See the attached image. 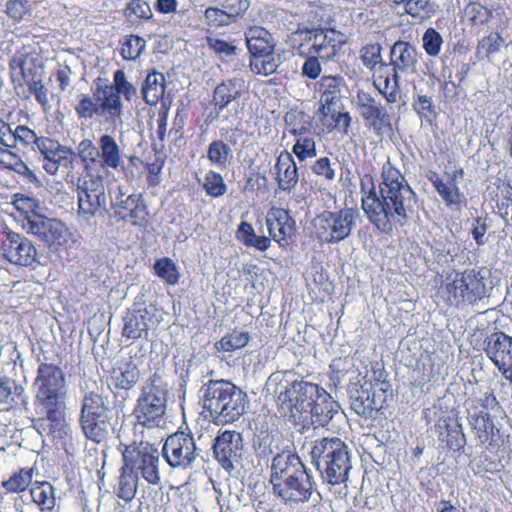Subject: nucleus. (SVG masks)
<instances>
[{
    "instance_id": "f257e3e1",
    "label": "nucleus",
    "mask_w": 512,
    "mask_h": 512,
    "mask_svg": "<svg viewBox=\"0 0 512 512\" xmlns=\"http://www.w3.org/2000/svg\"><path fill=\"white\" fill-rule=\"evenodd\" d=\"M362 209L370 223L381 233L390 234L414 217L418 198L402 173L389 162L383 166L382 182L376 192L372 177L361 179Z\"/></svg>"
},
{
    "instance_id": "f03ea898",
    "label": "nucleus",
    "mask_w": 512,
    "mask_h": 512,
    "mask_svg": "<svg viewBox=\"0 0 512 512\" xmlns=\"http://www.w3.org/2000/svg\"><path fill=\"white\" fill-rule=\"evenodd\" d=\"M39 418L34 426L41 435L52 436L63 427L67 396L65 374L52 363H41L33 383Z\"/></svg>"
},
{
    "instance_id": "7ed1b4c3",
    "label": "nucleus",
    "mask_w": 512,
    "mask_h": 512,
    "mask_svg": "<svg viewBox=\"0 0 512 512\" xmlns=\"http://www.w3.org/2000/svg\"><path fill=\"white\" fill-rule=\"evenodd\" d=\"M310 455L323 483L339 487L335 492L341 497L346 496V483L352 469L349 446L338 437H324L313 442Z\"/></svg>"
},
{
    "instance_id": "20e7f679",
    "label": "nucleus",
    "mask_w": 512,
    "mask_h": 512,
    "mask_svg": "<svg viewBox=\"0 0 512 512\" xmlns=\"http://www.w3.org/2000/svg\"><path fill=\"white\" fill-rule=\"evenodd\" d=\"M266 390L276 396L277 403L284 415L290 414L297 421L298 412L307 409L308 396L321 393L318 384L296 379L290 371H276L266 381Z\"/></svg>"
},
{
    "instance_id": "39448f33",
    "label": "nucleus",
    "mask_w": 512,
    "mask_h": 512,
    "mask_svg": "<svg viewBox=\"0 0 512 512\" xmlns=\"http://www.w3.org/2000/svg\"><path fill=\"white\" fill-rule=\"evenodd\" d=\"M168 398L167 382L154 373L141 386L134 408L135 417L144 425L158 426L166 413Z\"/></svg>"
},
{
    "instance_id": "423d86ee",
    "label": "nucleus",
    "mask_w": 512,
    "mask_h": 512,
    "mask_svg": "<svg viewBox=\"0 0 512 512\" xmlns=\"http://www.w3.org/2000/svg\"><path fill=\"white\" fill-rule=\"evenodd\" d=\"M489 275V271L485 268L467 269L456 273L454 280L447 285L451 303L456 306L473 305L488 297L493 287Z\"/></svg>"
},
{
    "instance_id": "0eeeda50",
    "label": "nucleus",
    "mask_w": 512,
    "mask_h": 512,
    "mask_svg": "<svg viewBox=\"0 0 512 512\" xmlns=\"http://www.w3.org/2000/svg\"><path fill=\"white\" fill-rule=\"evenodd\" d=\"M125 469L132 472L139 480L150 485L161 483L159 451L147 442L126 446L123 453Z\"/></svg>"
},
{
    "instance_id": "6e6552de",
    "label": "nucleus",
    "mask_w": 512,
    "mask_h": 512,
    "mask_svg": "<svg viewBox=\"0 0 512 512\" xmlns=\"http://www.w3.org/2000/svg\"><path fill=\"white\" fill-rule=\"evenodd\" d=\"M76 187L78 217L90 225L106 206L104 176H78Z\"/></svg>"
},
{
    "instance_id": "1a4fd4ad",
    "label": "nucleus",
    "mask_w": 512,
    "mask_h": 512,
    "mask_svg": "<svg viewBox=\"0 0 512 512\" xmlns=\"http://www.w3.org/2000/svg\"><path fill=\"white\" fill-rule=\"evenodd\" d=\"M358 217V210L353 208L323 211L314 219L317 237L322 242L337 244L351 235Z\"/></svg>"
},
{
    "instance_id": "9d476101",
    "label": "nucleus",
    "mask_w": 512,
    "mask_h": 512,
    "mask_svg": "<svg viewBox=\"0 0 512 512\" xmlns=\"http://www.w3.org/2000/svg\"><path fill=\"white\" fill-rule=\"evenodd\" d=\"M162 455L171 468L185 471L194 467L200 458V449L192 433L177 431L167 437Z\"/></svg>"
},
{
    "instance_id": "9b49d317",
    "label": "nucleus",
    "mask_w": 512,
    "mask_h": 512,
    "mask_svg": "<svg viewBox=\"0 0 512 512\" xmlns=\"http://www.w3.org/2000/svg\"><path fill=\"white\" fill-rule=\"evenodd\" d=\"M0 257L15 266L34 269L42 264L41 255L34 243L26 236L12 230H5L2 233Z\"/></svg>"
},
{
    "instance_id": "f8f14e48",
    "label": "nucleus",
    "mask_w": 512,
    "mask_h": 512,
    "mask_svg": "<svg viewBox=\"0 0 512 512\" xmlns=\"http://www.w3.org/2000/svg\"><path fill=\"white\" fill-rule=\"evenodd\" d=\"M22 227L28 233L37 237L51 250H58L69 239L68 228L60 220L48 218L32 212L22 220Z\"/></svg>"
},
{
    "instance_id": "ddd939ff",
    "label": "nucleus",
    "mask_w": 512,
    "mask_h": 512,
    "mask_svg": "<svg viewBox=\"0 0 512 512\" xmlns=\"http://www.w3.org/2000/svg\"><path fill=\"white\" fill-rule=\"evenodd\" d=\"M350 408L359 416L372 417L374 412L383 408L386 394L374 389L366 376L357 375L356 381H350L347 387Z\"/></svg>"
},
{
    "instance_id": "4468645a",
    "label": "nucleus",
    "mask_w": 512,
    "mask_h": 512,
    "mask_svg": "<svg viewBox=\"0 0 512 512\" xmlns=\"http://www.w3.org/2000/svg\"><path fill=\"white\" fill-rule=\"evenodd\" d=\"M320 390L321 393L316 396H308L307 409L298 412L295 422L302 425V430L309 429L310 426H326L340 410L338 402L324 388L320 387Z\"/></svg>"
},
{
    "instance_id": "2eb2a0df",
    "label": "nucleus",
    "mask_w": 512,
    "mask_h": 512,
    "mask_svg": "<svg viewBox=\"0 0 512 512\" xmlns=\"http://www.w3.org/2000/svg\"><path fill=\"white\" fill-rule=\"evenodd\" d=\"M111 209L114 216L121 221L135 226H142L147 222L149 212L141 193L126 195L123 187L119 186L111 197Z\"/></svg>"
},
{
    "instance_id": "dca6fc26",
    "label": "nucleus",
    "mask_w": 512,
    "mask_h": 512,
    "mask_svg": "<svg viewBox=\"0 0 512 512\" xmlns=\"http://www.w3.org/2000/svg\"><path fill=\"white\" fill-rule=\"evenodd\" d=\"M9 66L12 82L23 86L26 81L42 76L44 62L35 48L24 45L13 54Z\"/></svg>"
},
{
    "instance_id": "f3484780",
    "label": "nucleus",
    "mask_w": 512,
    "mask_h": 512,
    "mask_svg": "<svg viewBox=\"0 0 512 512\" xmlns=\"http://www.w3.org/2000/svg\"><path fill=\"white\" fill-rule=\"evenodd\" d=\"M212 448L215 460L224 470L231 472L240 464L243 457L242 435L236 431L226 430L215 438Z\"/></svg>"
},
{
    "instance_id": "a211bd4d",
    "label": "nucleus",
    "mask_w": 512,
    "mask_h": 512,
    "mask_svg": "<svg viewBox=\"0 0 512 512\" xmlns=\"http://www.w3.org/2000/svg\"><path fill=\"white\" fill-rule=\"evenodd\" d=\"M313 476L306 470L288 480L274 483L273 492L286 504H299L311 500L315 490Z\"/></svg>"
},
{
    "instance_id": "6ab92c4d",
    "label": "nucleus",
    "mask_w": 512,
    "mask_h": 512,
    "mask_svg": "<svg viewBox=\"0 0 512 512\" xmlns=\"http://www.w3.org/2000/svg\"><path fill=\"white\" fill-rule=\"evenodd\" d=\"M485 353L502 375L512 383V337L494 332L484 341Z\"/></svg>"
},
{
    "instance_id": "aec40b11",
    "label": "nucleus",
    "mask_w": 512,
    "mask_h": 512,
    "mask_svg": "<svg viewBox=\"0 0 512 512\" xmlns=\"http://www.w3.org/2000/svg\"><path fill=\"white\" fill-rule=\"evenodd\" d=\"M357 106L365 126L376 135H382L391 129V119L385 107L380 101L370 94L359 92L357 94Z\"/></svg>"
},
{
    "instance_id": "412c9836",
    "label": "nucleus",
    "mask_w": 512,
    "mask_h": 512,
    "mask_svg": "<svg viewBox=\"0 0 512 512\" xmlns=\"http://www.w3.org/2000/svg\"><path fill=\"white\" fill-rule=\"evenodd\" d=\"M155 313L153 306L128 310L122 318V336L132 341L148 340L149 331L158 323Z\"/></svg>"
},
{
    "instance_id": "4be33fe9",
    "label": "nucleus",
    "mask_w": 512,
    "mask_h": 512,
    "mask_svg": "<svg viewBox=\"0 0 512 512\" xmlns=\"http://www.w3.org/2000/svg\"><path fill=\"white\" fill-rule=\"evenodd\" d=\"M343 35L335 30H313L309 32L307 44L309 54H316L321 59L334 57L341 44Z\"/></svg>"
},
{
    "instance_id": "5701e85b",
    "label": "nucleus",
    "mask_w": 512,
    "mask_h": 512,
    "mask_svg": "<svg viewBox=\"0 0 512 512\" xmlns=\"http://www.w3.org/2000/svg\"><path fill=\"white\" fill-rule=\"evenodd\" d=\"M306 470V466L300 457L290 450H287V452L272 458L270 476L272 487H274V483L288 480L300 475V473Z\"/></svg>"
},
{
    "instance_id": "b1692460",
    "label": "nucleus",
    "mask_w": 512,
    "mask_h": 512,
    "mask_svg": "<svg viewBox=\"0 0 512 512\" xmlns=\"http://www.w3.org/2000/svg\"><path fill=\"white\" fill-rule=\"evenodd\" d=\"M246 404V393L236 386L210 419L217 425L233 423L244 414Z\"/></svg>"
},
{
    "instance_id": "393cba45",
    "label": "nucleus",
    "mask_w": 512,
    "mask_h": 512,
    "mask_svg": "<svg viewBox=\"0 0 512 512\" xmlns=\"http://www.w3.org/2000/svg\"><path fill=\"white\" fill-rule=\"evenodd\" d=\"M235 387L236 385L227 380H210L202 386L201 401L203 409L208 412L207 416L211 418L220 409L221 404L231 395Z\"/></svg>"
},
{
    "instance_id": "a878e982",
    "label": "nucleus",
    "mask_w": 512,
    "mask_h": 512,
    "mask_svg": "<svg viewBox=\"0 0 512 512\" xmlns=\"http://www.w3.org/2000/svg\"><path fill=\"white\" fill-rule=\"evenodd\" d=\"M97 144L99 146L100 172L102 176L109 174V168L120 170L124 168L122 150L116 139L110 134L101 135Z\"/></svg>"
},
{
    "instance_id": "bb28decb",
    "label": "nucleus",
    "mask_w": 512,
    "mask_h": 512,
    "mask_svg": "<svg viewBox=\"0 0 512 512\" xmlns=\"http://www.w3.org/2000/svg\"><path fill=\"white\" fill-rule=\"evenodd\" d=\"M418 50L407 41L398 40L390 49V65L392 71L405 74L416 70Z\"/></svg>"
},
{
    "instance_id": "cd10ccee",
    "label": "nucleus",
    "mask_w": 512,
    "mask_h": 512,
    "mask_svg": "<svg viewBox=\"0 0 512 512\" xmlns=\"http://www.w3.org/2000/svg\"><path fill=\"white\" fill-rule=\"evenodd\" d=\"M463 176V170L455 171L447 181H444L436 172H431L428 180L432 183L442 200L448 207H458L462 200L463 194L457 185L456 179Z\"/></svg>"
},
{
    "instance_id": "c85d7f7f",
    "label": "nucleus",
    "mask_w": 512,
    "mask_h": 512,
    "mask_svg": "<svg viewBox=\"0 0 512 512\" xmlns=\"http://www.w3.org/2000/svg\"><path fill=\"white\" fill-rule=\"evenodd\" d=\"M75 164L80 162L83 170L79 176H97L100 172L99 146L90 139L80 141L74 151Z\"/></svg>"
},
{
    "instance_id": "c756f323",
    "label": "nucleus",
    "mask_w": 512,
    "mask_h": 512,
    "mask_svg": "<svg viewBox=\"0 0 512 512\" xmlns=\"http://www.w3.org/2000/svg\"><path fill=\"white\" fill-rule=\"evenodd\" d=\"M276 181L280 190L290 192L299 181L298 168L291 153L282 151L275 164Z\"/></svg>"
},
{
    "instance_id": "7c9ffc66",
    "label": "nucleus",
    "mask_w": 512,
    "mask_h": 512,
    "mask_svg": "<svg viewBox=\"0 0 512 512\" xmlns=\"http://www.w3.org/2000/svg\"><path fill=\"white\" fill-rule=\"evenodd\" d=\"M344 79L341 76H323L318 82V91L321 94L320 111H331V107L341 105V90Z\"/></svg>"
},
{
    "instance_id": "2f4dec72",
    "label": "nucleus",
    "mask_w": 512,
    "mask_h": 512,
    "mask_svg": "<svg viewBox=\"0 0 512 512\" xmlns=\"http://www.w3.org/2000/svg\"><path fill=\"white\" fill-rule=\"evenodd\" d=\"M266 225L270 236L277 242L285 241L295 231V222L287 211L277 209L268 214Z\"/></svg>"
},
{
    "instance_id": "473e14b6",
    "label": "nucleus",
    "mask_w": 512,
    "mask_h": 512,
    "mask_svg": "<svg viewBox=\"0 0 512 512\" xmlns=\"http://www.w3.org/2000/svg\"><path fill=\"white\" fill-rule=\"evenodd\" d=\"M244 90V80L242 78H232L223 81L217 85L213 92L212 102L217 108L219 114L230 103L237 100Z\"/></svg>"
},
{
    "instance_id": "72a5a7b5",
    "label": "nucleus",
    "mask_w": 512,
    "mask_h": 512,
    "mask_svg": "<svg viewBox=\"0 0 512 512\" xmlns=\"http://www.w3.org/2000/svg\"><path fill=\"white\" fill-rule=\"evenodd\" d=\"M97 98L102 113L106 114V120L115 123L122 115L121 98L112 85H98Z\"/></svg>"
},
{
    "instance_id": "f704fd0d",
    "label": "nucleus",
    "mask_w": 512,
    "mask_h": 512,
    "mask_svg": "<svg viewBox=\"0 0 512 512\" xmlns=\"http://www.w3.org/2000/svg\"><path fill=\"white\" fill-rule=\"evenodd\" d=\"M246 44L251 55H263L274 51L276 39L263 27L252 26L245 32Z\"/></svg>"
},
{
    "instance_id": "c9c22d12",
    "label": "nucleus",
    "mask_w": 512,
    "mask_h": 512,
    "mask_svg": "<svg viewBox=\"0 0 512 512\" xmlns=\"http://www.w3.org/2000/svg\"><path fill=\"white\" fill-rule=\"evenodd\" d=\"M87 390L84 391V395L81 403L80 417L86 416H110L109 402L106 397L103 396L100 389H89L86 385Z\"/></svg>"
},
{
    "instance_id": "e433bc0d",
    "label": "nucleus",
    "mask_w": 512,
    "mask_h": 512,
    "mask_svg": "<svg viewBox=\"0 0 512 512\" xmlns=\"http://www.w3.org/2000/svg\"><path fill=\"white\" fill-rule=\"evenodd\" d=\"M85 437L95 443L105 441L111 426L110 416H86L79 419Z\"/></svg>"
},
{
    "instance_id": "4c0bfd02",
    "label": "nucleus",
    "mask_w": 512,
    "mask_h": 512,
    "mask_svg": "<svg viewBox=\"0 0 512 512\" xmlns=\"http://www.w3.org/2000/svg\"><path fill=\"white\" fill-rule=\"evenodd\" d=\"M43 169L50 175H55L60 167L70 171L75 168L74 151L66 146L56 150L52 155L43 158Z\"/></svg>"
},
{
    "instance_id": "58836bf2",
    "label": "nucleus",
    "mask_w": 512,
    "mask_h": 512,
    "mask_svg": "<svg viewBox=\"0 0 512 512\" xmlns=\"http://www.w3.org/2000/svg\"><path fill=\"white\" fill-rule=\"evenodd\" d=\"M141 92L144 101L148 105H156L159 102V100L163 97L165 92L164 74L157 72L155 70L148 73L143 82Z\"/></svg>"
},
{
    "instance_id": "ea45409f",
    "label": "nucleus",
    "mask_w": 512,
    "mask_h": 512,
    "mask_svg": "<svg viewBox=\"0 0 512 512\" xmlns=\"http://www.w3.org/2000/svg\"><path fill=\"white\" fill-rule=\"evenodd\" d=\"M25 402L24 387L12 378L0 375V405L12 407Z\"/></svg>"
},
{
    "instance_id": "a19ab883",
    "label": "nucleus",
    "mask_w": 512,
    "mask_h": 512,
    "mask_svg": "<svg viewBox=\"0 0 512 512\" xmlns=\"http://www.w3.org/2000/svg\"><path fill=\"white\" fill-rule=\"evenodd\" d=\"M286 129L296 138L313 133L311 117L302 112L291 110L284 117Z\"/></svg>"
},
{
    "instance_id": "79ce46f5",
    "label": "nucleus",
    "mask_w": 512,
    "mask_h": 512,
    "mask_svg": "<svg viewBox=\"0 0 512 512\" xmlns=\"http://www.w3.org/2000/svg\"><path fill=\"white\" fill-rule=\"evenodd\" d=\"M341 105L331 107V111L317 112L320 121L330 131L336 129L344 134H347L350 126L351 117L348 112H341Z\"/></svg>"
},
{
    "instance_id": "37998d69",
    "label": "nucleus",
    "mask_w": 512,
    "mask_h": 512,
    "mask_svg": "<svg viewBox=\"0 0 512 512\" xmlns=\"http://www.w3.org/2000/svg\"><path fill=\"white\" fill-rule=\"evenodd\" d=\"M11 147L3 148L2 159L0 161V170L13 171L29 180L36 179L33 171L22 160V158Z\"/></svg>"
},
{
    "instance_id": "c03bdc74",
    "label": "nucleus",
    "mask_w": 512,
    "mask_h": 512,
    "mask_svg": "<svg viewBox=\"0 0 512 512\" xmlns=\"http://www.w3.org/2000/svg\"><path fill=\"white\" fill-rule=\"evenodd\" d=\"M469 422L482 444L491 443L494 440L495 431L498 432V430L495 428L492 416H488V413L485 412V415L470 414Z\"/></svg>"
},
{
    "instance_id": "a18cd8bd",
    "label": "nucleus",
    "mask_w": 512,
    "mask_h": 512,
    "mask_svg": "<svg viewBox=\"0 0 512 512\" xmlns=\"http://www.w3.org/2000/svg\"><path fill=\"white\" fill-rule=\"evenodd\" d=\"M30 494L42 512H51L55 507L54 488L50 483H35L30 489Z\"/></svg>"
},
{
    "instance_id": "49530a36",
    "label": "nucleus",
    "mask_w": 512,
    "mask_h": 512,
    "mask_svg": "<svg viewBox=\"0 0 512 512\" xmlns=\"http://www.w3.org/2000/svg\"><path fill=\"white\" fill-rule=\"evenodd\" d=\"M439 439L453 451H460L466 444L463 428L457 421L445 423V432L440 433Z\"/></svg>"
},
{
    "instance_id": "de8ad7c7",
    "label": "nucleus",
    "mask_w": 512,
    "mask_h": 512,
    "mask_svg": "<svg viewBox=\"0 0 512 512\" xmlns=\"http://www.w3.org/2000/svg\"><path fill=\"white\" fill-rule=\"evenodd\" d=\"M120 470L121 474L115 488V494L118 498L129 502L136 495L139 479L132 472L126 470L125 465H123Z\"/></svg>"
},
{
    "instance_id": "09e8293b",
    "label": "nucleus",
    "mask_w": 512,
    "mask_h": 512,
    "mask_svg": "<svg viewBox=\"0 0 512 512\" xmlns=\"http://www.w3.org/2000/svg\"><path fill=\"white\" fill-rule=\"evenodd\" d=\"M281 437L278 435L267 434L260 438L257 446L255 447L256 456L259 459L268 461L272 456L273 458L279 454L287 452L280 447Z\"/></svg>"
},
{
    "instance_id": "8fccbe9b",
    "label": "nucleus",
    "mask_w": 512,
    "mask_h": 512,
    "mask_svg": "<svg viewBox=\"0 0 512 512\" xmlns=\"http://www.w3.org/2000/svg\"><path fill=\"white\" fill-rule=\"evenodd\" d=\"M400 75V73L392 71V73L386 77L380 76L378 83H375L379 92L389 103H395L397 101Z\"/></svg>"
},
{
    "instance_id": "3c124183",
    "label": "nucleus",
    "mask_w": 512,
    "mask_h": 512,
    "mask_svg": "<svg viewBox=\"0 0 512 512\" xmlns=\"http://www.w3.org/2000/svg\"><path fill=\"white\" fill-rule=\"evenodd\" d=\"M32 477L33 469L22 468L18 472L10 476L8 480L3 481L2 487L5 488L7 492H22L31 484Z\"/></svg>"
},
{
    "instance_id": "603ef678",
    "label": "nucleus",
    "mask_w": 512,
    "mask_h": 512,
    "mask_svg": "<svg viewBox=\"0 0 512 512\" xmlns=\"http://www.w3.org/2000/svg\"><path fill=\"white\" fill-rule=\"evenodd\" d=\"M125 18L134 23L138 20H150L153 17L152 9L145 0H131L124 10Z\"/></svg>"
},
{
    "instance_id": "864d4df0",
    "label": "nucleus",
    "mask_w": 512,
    "mask_h": 512,
    "mask_svg": "<svg viewBox=\"0 0 512 512\" xmlns=\"http://www.w3.org/2000/svg\"><path fill=\"white\" fill-rule=\"evenodd\" d=\"M230 154L231 148L222 140H214L208 146L207 157L217 167L225 168Z\"/></svg>"
},
{
    "instance_id": "5fc2aeb1",
    "label": "nucleus",
    "mask_w": 512,
    "mask_h": 512,
    "mask_svg": "<svg viewBox=\"0 0 512 512\" xmlns=\"http://www.w3.org/2000/svg\"><path fill=\"white\" fill-rule=\"evenodd\" d=\"M314 133L296 138L292 148L299 161H306L317 156Z\"/></svg>"
},
{
    "instance_id": "6e6d98bb",
    "label": "nucleus",
    "mask_w": 512,
    "mask_h": 512,
    "mask_svg": "<svg viewBox=\"0 0 512 512\" xmlns=\"http://www.w3.org/2000/svg\"><path fill=\"white\" fill-rule=\"evenodd\" d=\"M249 340L248 332L234 330L230 334L223 336L220 341L216 343V347L218 350L232 352L245 347Z\"/></svg>"
},
{
    "instance_id": "4d7b16f0",
    "label": "nucleus",
    "mask_w": 512,
    "mask_h": 512,
    "mask_svg": "<svg viewBox=\"0 0 512 512\" xmlns=\"http://www.w3.org/2000/svg\"><path fill=\"white\" fill-rule=\"evenodd\" d=\"M405 12L416 19H426L434 15L435 7L430 0H406L404 2Z\"/></svg>"
},
{
    "instance_id": "13d9d810",
    "label": "nucleus",
    "mask_w": 512,
    "mask_h": 512,
    "mask_svg": "<svg viewBox=\"0 0 512 512\" xmlns=\"http://www.w3.org/2000/svg\"><path fill=\"white\" fill-rule=\"evenodd\" d=\"M140 372L135 364L132 362L126 363L121 368L120 374L115 377L116 387L130 390L139 381Z\"/></svg>"
},
{
    "instance_id": "bf43d9fd",
    "label": "nucleus",
    "mask_w": 512,
    "mask_h": 512,
    "mask_svg": "<svg viewBox=\"0 0 512 512\" xmlns=\"http://www.w3.org/2000/svg\"><path fill=\"white\" fill-rule=\"evenodd\" d=\"M464 15L473 26H481L488 22L492 12L478 2H470L464 9Z\"/></svg>"
},
{
    "instance_id": "052dcab7",
    "label": "nucleus",
    "mask_w": 512,
    "mask_h": 512,
    "mask_svg": "<svg viewBox=\"0 0 512 512\" xmlns=\"http://www.w3.org/2000/svg\"><path fill=\"white\" fill-rule=\"evenodd\" d=\"M146 48V41L137 35L128 36L121 47V56L125 60H136Z\"/></svg>"
},
{
    "instance_id": "680f3d73",
    "label": "nucleus",
    "mask_w": 512,
    "mask_h": 512,
    "mask_svg": "<svg viewBox=\"0 0 512 512\" xmlns=\"http://www.w3.org/2000/svg\"><path fill=\"white\" fill-rule=\"evenodd\" d=\"M154 269L156 274L164 279L168 284L178 283L179 273L176 264L169 258H162L155 262Z\"/></svg>"
},
{
    "instance_id": "e2e57ef3",
    "label": "nucleus",
    "mask_w": 512,
    "mask_h": 512,
    "mask_svg": "<svg viewBox=\"0 0 512 512\" xmlns=\"http://www.w3.org/2000/svg\"><path fill=\"white\" fill-rule=\"evenodd\" d=\"M204 189L207 195L217 198L226 193L227 186L221 174L209 171L204 178Z\"/></svg>"
},
{
    "instance_id": "0e129e2a",
    "label": "nucleus",
    "mask_w": 512,
    "mask_h": 512,
    "mask_svg": "<svg viewBox=\"0 0 512 512\" xmlns=\"http://www.w3.org/2000/svg\"><path fill=\"white\" fill-rule=\"evenodd\" d=\"M118 95H123L125 100L131 101L137 95L136 87L127 81L126 74L123 70H116L113 75V85Z\"/></svg>"
},
{
    "instance_id": "69168bd1",
    "label": "nucleus",
    "mask_w": 512,
    "mask_h": 512,
    "mask_svg": "<svg viewBox=\"0 0 512 512\" xmlns=\"http://www.w3.org/2000/svg\"><path fill=\"white\" fill-rule=\"evenodd\" d=\"M353 366V362L349 358H336L331 362L329 378L334 386H338L342 382Z\"/></svg>"
},
{
    "instance_id": "338daca9",
    "label": "nucleus",
    "mask_w": 512,
    "mask_h": 512,
    "mask_svg": "<svg viewBox=\"0 0 512 512\" xmlns=\"http://www.w3.org/2000/svg\"><path fill=\"white\" fill-rule=\"evenodd\" d=\"M24 84L28 86V95H26L25 98H28L29 95L33 94L36 101L44 110L50 107L48 89L43 84L42 76L34 78L32 81H26Z\"/></svg>"
},
{
    "instance_id": "774afa93",
    "label": "nucleus",
    "mask_w": 512,
    "mask_h": 512,
    "mask_svg": "<svg viewBox=\"0 0 512 512\" xmlns=\"http://www.w3.org/2000/svg\"><path fill=\"white\" fill-rule=\"evenodd\" d=\"M422 43L425 52L431 57H436L441 51L443 38L434 28H428L423 34Z\"/></svg>"
}]
</instances>
